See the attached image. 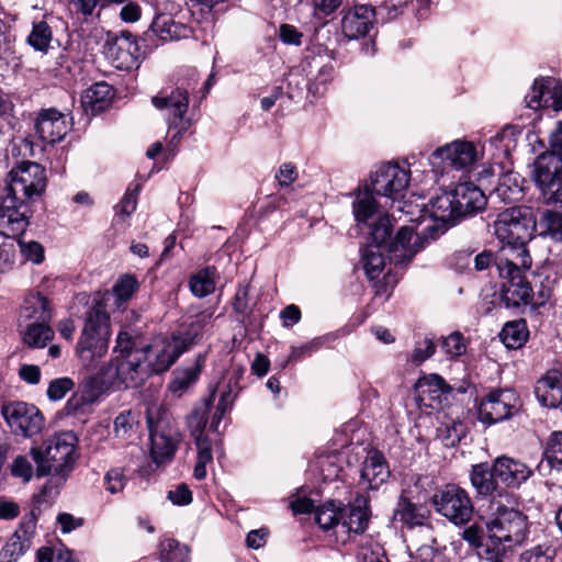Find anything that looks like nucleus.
I'll list each match as a JSON object with an SVG mask.
<instances>
[{"label":"nucleus","instance_id":"nucleus-16","mask_svg":"<svg viewBox=\"0 0 562 562\" xmlns=\"http://www.w3.org/2000/svg\"><path fill=\"white\" fill-rule=\"evenodd\" d=\"M520 409L519 396L509 389L491 391L480 403L479 420L493 425L513 417Z\"/></svg>","mask_w":562,"mask_h":562},{"label":"nucleus","instance_id":"nucleus-14","mask_svg":"<svg viewBox=\"0 0 562 562\" xmlns=\"http://www.w3.org/2000/svg\"><path fill=\"white\" fill-rule=\"evenodd\" d=\"M146 420L151 442V456L154 461L159 463L171 458L177 449L178 439L173 438L168 429V413L161 406L147 408Z\"/></svg>","mask_w":562,"mask_h":562},{"label":"nucleus","instance_id":"nucleus-10","mask_svg":"<svg viewBox=\"0 0 562 562\" xmlns=\"http://www.w3.org/2000/svg\"><path fill=\"white\" fill-rule=\"evenodd\" d=\"M396 15L386 0H372L348 10L341 19V31L347 38L357 40L369 33L374 18L387 21Z\"/></svg>","mask_w":562,"mask_h":562},{"label":"nucleus","instance_id":"nucleus-58","mask_svg":"<svg viewBox=\"0 0 562 562\" xmlns=\"http://www.w3.org/2000/svg\"><path fill=\"white\" fill-rule=\"evenodd\" d=\"M75 386L74 381L70 378H59L53 380L47 389V396L52 401L61 400L67 392L71 391Z\"/></svg>","mask_w":562,"mask_h":562},{"label":"nucleus","instance_id":"nucleus-25","mask_svg":"<svg viewBox=\"0 0 562 562\" xmlns=\"http://www.w3.org/2000/svg\"><path fill=\"white\" fill-rule=\"evenodd\" d=\"M531 265L532 259L527 244H503L502 255L497 261L498 274L524 273L531 268Z\"/></svg>","mask_w":562,"mask_h":562},{"label":"nucleus","instance_id":"nucleus-44","mask_svg":"<svg viewBox=\"0 0 562 562\" xmlns=\"http://www.w3.org/2000/svg\"><path fill=\"white\" fill-rule=\"evenodd\" d=\"M201 373V367L196 363L193 367L177 370L175 376L169 383V391L177 395H182L195 381Z\"/></svg>","mask_w":562,"mask_h":562},{"label":"nucleus","instance_id":"nucleus-24","mask_svg":"<svg viewBox=\"0 0 562 562\" xmlns=\"http://www.w3.org/2000/svg\"><path fill=\"white\" fill-rule=\"evenodd\" d=\"M470 482L476 493V497H490V503L499 499L501 496L498 494H502V492H507L498 486L497 477L494 474V467L486 462L471 467Z\"/></svg>","mask_w":562,"mask_h":562},{"label":"nucleus","instance_id":"nucleus-5","mask_svg":"<svg viewBox=\"0 0 562 562\" xmlns=\"http://www.w3.org/2000/svg\"><path fill=\"white\" fill-rule=\"evenodd\" d=\"M199 82V74L194 68H186L179 72L176 88L167 93L161 91L151 99L154 106L168 112V120L171 126H181L188 130L192 121L186 117L189 108V93L193 91Z\"/></svg>","mask_w":562,"mask_h":562},{"label":"nucleus","instance_id":"nucleus-34","mask_svg":"<svg viewBox=\"0 0 562 562\" xmlns=\"http://www.w3.org/2000/svg\"><path fill=\"white\" fill-rule=\"evenodd\" d=\"M394 517L408 529H413L425 526L428 522L430 510L422 504H415L409 498L401 496L394 512Z\"/></svg>","mask_w":562,"mask_h":562},{"label":"nucleus","instance_id":"nucleus-15","mask_svg":"<svg viewBox=\"0 0 562 562\" xmlns=\"http://www.w3.org/2000/svg\"><path fill=\"white\" fill-rule=\"evenodd\" d=\"M411 171L397 164H384L371 172L366 183L374 194L398 200L408 189Z\"/></svg>","mask_w":562,"mask_h":562},{"label":"nucleus","instance_id":"nucleus-56","mask_svg":"<svg viewBox=\"0 0 562 562\" xmlns=\"http://www.w3.org/2000/svg\"><path fill=\"white\" fill-rule=\"evenodd\" d=\"M392 234V223L389 215H380L378 217V221L372 225L371 227V236L373 241L375 243L374 246H382L385 244Z\"/></svg>","mask_w":562,"mask_h":562},{"label":"nucleus","instance_id":"nucleus-22","mask_svg":"<svg viewBox=\"0 0 562 562\" xmlns=\"http://www.w3.org/2000/svg\"><path fill=\"white\" fill-rule=\"evenodd\" d=\"M499 277L504 280L501 301L506 308H519L532 301L533 291L524 273H503Z\"/></svg>","mask_w":562,"mask_h":562},{"label":"nucleus","instance_id":"nucleus-45","mask_svg":"<svg viewBox=\"0 0 562 562\" xmlns=\"http://www.w3.org/2000/svg\"><path fill=\"white\" fill-rule=\"evenodd\" d=\"M53 40V32L46 21L33 23L31 33L27 36V43L38 52L45 53Z\"/></svg>","mask_w":562,"mask_h":562},{"label":"nucleus","instance_id":"nucleus-39","mask_svg":"<svg viewBox=\"0 0 562 562\" xmlns=\"http://www.w3.org/2000/svg\"><path fill=\"white\" fill-rule=\"evenodd\" d=\"M428 212L430 213L431 218L443 224H454L460 220L459 215H457V209L454 207L452 191L443 192L442 194L431 199Z\"/></svg>","mask_w":562,"mask_h":562},{"label":"nucleus","instance_id":"nucleus-26","mask_svg":"<svg viewBox=\"0 0 562 562\" xmlns=\"http://www.w3.org/2000/svg\"><path fill=\"white\" fill-rule=\"evenodd\" d=\"M454 207L460 218L483 210L486 196L483 191L471 182L459 183L453 190Z\"/></svg>","mask_w":562,"mask_h":562},{"label":"nucleus","instance_id":"nucleus-55","mask_svg":"<svg viewBox=\"0 0 562 562\" xmlns=\"http://www.w3.org/2000/svg\"><path fill=\"white\" fill-rule=\"evenodd\" d=\"M15 239L0 233V272L9 270L14 263Z\"/></svg>","mask_w":562,"mask_h":562},{"label":"nucleus","instance_id":"nucleus-62","mask_svg":"<svg viewBox=\"0 0 562 562\" xmlns=\"http://www.w3.org/2000/svg\"><path fill=\"white\" fill-rule=\"evenodd\" d=\"M11 474L14 477L22 479L23 482L31 481L33 476V465L25 456H18L11 467Z\"/></svg>","mask_w":562,"mask_h":562},{"label":"nucleus","instance_id":"nucleus-17","mask_svg":"<svg viewBox=\"0 0 562 562\" xmlns=\"http://www.w3.org/2000/svg\"><path fill=\"white\" fill-rule=\"evenodd\" d=\"M30 201L10 193L0 198V233L11 238L19 237L30 224L32 210Z\"/></svg>","mask_w":562,"mask_h":562},{"label":"nucleus","instance_id":"nucleus-19","mask_svg":"<svg viewBox=\"0 0 562 562\" xmlns=\"http://www.w3.org/2000/svg\"><path fill=\"white\" fill-rule=\"evenodd\" d=\"M36 521L33 510L22 518L19 528L0 551V562H16L31 548Z\"/></svg>","mask_w":562,"mask_h":562},{"label":"nucleus","instance_id":"nucleus-64","mask_svg":"<svg viewBox=\"0 0 562 562\" xmlns=\"http://www.w3.org/2000/svg\"><path fill=\"white\" fill-rule=\"evenodd\" d=\"M554 550L550 547L536 546L522 553L525 562H552Z\"/></svg>","mask_w":562,"mask_h":562},{"label":"nucleus","instance_id":"nucleus-48","mask_svg":"<svg viewBox=\"0 0 562 562\" xmlns=\"http://www.w3.org/2000/svg\"><path fill=\"white\" fill-rule=\"evenodd\" d=\"M161 562H188L189 549L175 539L162 540L159 544Z\"/></svg>","mask_w":562,"mask_h":562},{"label":"nucleus","instance_id":"nucleus-42","mask_svg":"<svg viewBox=\"0 0 562 562\" xmlns=\"http://www.w3.org/2000/svg\"><path fill=\"white\" fill-rule=\"evenodd\" d=\"M214 267H206L190 278L189 285L191 292L196 297H204L211 294L215 289Z\"/></svg>","mask_w":562,"mask_h":562},{"label":"nucleus","instance_id":"nucleus-43","mask_svg":"<svg viewBox=\"0 0 562 562\" xmlns=\"http://www.w3.org/2000/svg\"><path fill=\"white\" fill-rule=\"evenodd\" d=\"M138 427L139 415L132 409L121 412L114 419V434L117 438L131 439L137 434Z\"/></svg>","mask_w":562,"mask_h":562},{"label":"nucleus","instance_id":"nucleus-9","mask_svg":"<svg viewBox=\"0 0 562 562\" xmlns=\"http://www.w3.org/2000/svg\"><path fill=\"white\" fill-rule=\"evenodd\" d=\"M494 234L502 244H527L536 232L529 209L510 207L499 213L493 223Z\"/></svg>","mask_w":562,"mask_h":562},{"label":"nucleus","instance_id":"nucleus-29","mask_svg":"<svg viewBox=\"0 0 562 562\" xmlns=\"http://www.w3.org/2000/svg\"><path fill=\"white\" fill-rule=\"evenodd\" d=\"M389 476L390 470L384 456L378 450L370 451L361 469L360 484L376 490Z\"/></svg>","mask_w":562,"mask_h":562},{"label":"nucleus","instance_id":"nucleus-11","mask_svg":"<svg viewBox=\"0 0 562 562\" xmlns=\"http://www.w3.org/2000/svg\"><path fill=\"white\" fill-rule=\"evenodd\" d=\"M428 236L436 239L439 236V229L435 226H427L420 235L415 233L412 227L402 226L387 247L390 262L395 267L406 268L428 243Z\"/></svg>","mask_w":562,"mask_h":562},{"label":"nucleus","instance_id":"nucleus-36","mask_svg":"<svg viewBox=\"0 0 562 562\" xmlns=\"http://www.w3.org/2000/svg\"><path fill=\"white\" fill-rule=\"evenodd\" d=\"M113 97L112 87L105 81H100L85 90L81 102L86 110H91L95 114L104 111L111 104Z\"/></svg>","mask_w":562,"mask_h":562},{"label":"nucleus","instance_id":"nucleus-35","mask_svg":"<svg viewBox=\"0 0 562 562\" xmlns=\"http://www.w3.org/2000/svg\"><path fill=\"white\" fill-rule=\"evenodd\" d=\"M535 222L536 233L540 237L562 243V210H543Z\"/></svg>","mask_w":562,"mask_h":562},{"label":"nucleus","instance_id":"nucleus-33","mask_svg":"<svg viewBox=\"0 0 562 562\" xmlns=\"http://www.w3.org/2000/svg\"><path fill=\"white\" fill-rule=\"evenodd\" d=\"M494 474L508 486H518L531 474L529 468L517 460L507 457L497 458L494 463Z\"/></svg>","mask_w":562,"mask_h":562},{"label":"nucleus","instance_id":"nucleus-31","mask_svg":"<svg viewBox=\"0 0 562 562\" xmlns=\"http://www.w3.org/2000/svg\"><path fill=\"white\" fill-rule=\"evenodd\" d=\"M148 342L139 329L123 325L116 336L114 352L120 355L119 358H130L139 355L146 357Z\"/></svg>","mask_w":562,"mask_h":562},{"label":"nucleus","instance_id":"nucleus-46","mask_svg":"<svg viewBox=\"0 0 562 562\" xmlns=\"http://www.w3.org/2000/svg\"><path fill=\"white\" fill-rule=\"evenodd\" d=\"M340 506V503L337 506L334 501H328L317 507L315 520L322 529L329 530L331 528H338Z\"/></svg>","mask_w":562,"mask_h":562},{"label":"nucleus","instance_id":"nucleus-49","mask_svg":"<svg viewBox=\"0 0 562 562\" xmlns=\"http://www.w3.org/2000/svg\"><path fill=\"white\" fill-rule=\"evenodd\" d=\"M385 266V259L378 246H368L363 255V269L369 279L380 276Z\"/></svg>","mask_w":562,"mask_h":562},{"label":"nucleus","instance_id":"nucleus-20","mask_svg":"<svg viewBox=\"0 0 562 562\" xmlns=\"http://www.w3.org/2000/svg\"><path fill=\"white\" fill-rule=\"evenodd\" d=\"M432 157L441 159L446 167L469 170L479 160V151L473 143L457 139L437 148Z\"/></svg>","mask_w":562,"mask_h":562},{"label":"nucleus","instance_id":"nucleus-61","mask_svg":"<svg viewBox=\"0 0 562 562\" xmlns=\"http://www.w3.org/2000/svg\"><path fill=\"white\" fill-rule=\"evenodd\" d=\"M18 245L20 247L21 254L25 259L34 263H41L43 261L44 248L40 243L34 240L25 243L21 239H18Z\"/></svg>","mask_w":562,"mask_h":562},{"label":"nucleus","instance_id":"nucleus-60","mask_svg":"<svg viewBox=\"0 0 562 562\" xmlns=\"http://www.w3.org/2000/svg\"><path fill=\"white\" fill-rule=\"evenodd\" d=\"M105 488L112 493H119L123 491L126 484V477L123 469L115 468L106 472L104 476Z\"/></svg>","mask_w":562,"mask_h":562},{"label":"nucleus","instance_id":"nucleus-51","mask_svg":"<svg viewBox=\"0 0 562 562\" xmlns=\"http://www.w3.org/2000/svg\"><path fill=\"white\" fill-rule=\"evenodd\" d=\"M333 339L331 335L316 337L301 346L291 347V351L289 355V362H296L304 357H310L314 352L318 351L326 342Z\"/></svg>","mask_w":562,"mask_h":562},{"label":"nucleus","instance_id":"nucleus-2","mask_svg":"<svg viewBox=\"0 0 562 562\" xmlns=\"http://www.w3.org/2000/svg\"><path fill=\"white\" fill-rule=\"evenodd\" d=\"M499 499L492 501L490 508L493 519L487 522L491 539L503 541L505 547L520 546L528 536L527 517L515 507L518 505L513 493L502 492Z\"/></svg>","mask_w":562,"mask_h":562},{"label":"nucleus","instance_id":"nucleus-38","mask_svg":"<svg viewBox=\"0 0 562 562\" xmlns=\"http://www.w3.org/2000/svg\"><path fill=\"white\" fill-rule=\"evenodd\" d=\"M149 31L161 41H172L187 37L189 30L177 24L170 14L162 13L155 16Z\"/></svg>","mask_w":562,"mask_h":562},{"label":"nucleus","instance_id":"nucleus-4","mask_svg":"<svg viewBox=\"0 0 562 562\" xmlns=\"http://www.w3.org/2000/svg\"><path fill=\"white\" fill-rule=\"evenodd\" d=\"M110 336V316L104 306L98 303L86 312L76 346V355L85 367H94L106 355Z\"/></svg>","mask_w":562,"mask_h":562},{"label":"nucleus","instance_id":"nucleus-12","mask_svg":"<svg viewBox=\"0 0 562 562\" xmlns=\"http://www.w3.org/2000/svg\"><path fill=\"white\" fill-rule=\"evenodd\" d=\"M212 397L213 395L202 405L195 407L187 417V426L198 450L196 464L193 471V476L196 480L205 479L206 465L213 461L212 443L204 435L213 401Z\"/></svg>","mask_w":562,"mask_h":562},{"label":"nucleus","instance_id":"nucleus-18","mask_svg":"<svg viewBox=\"0 0 562 562\" xmlns=\"http://www.w3.org/2000/svg\"><path fill=\"white\" fill-rule=\"evenodd\" d=\"M103 53L116 69L130 70L137 64L139 47L130 32L122 31L120 35H108Z\"/></svg>","mask_w":562,"mask_h":562},{"label":"nucleus","instance_id":"nucleus-41","mask_svg":"<svg viewBox=\"0 0 562 562\" xmlns=\"http://www.w3.org/2000/svg\"><path fill=\"white\" fill-rule=\"evenodd\" d=\"M501 340L508 349L520 348L528 338L525 321L508 322L499 334Z\"/></svg>","mask_w":562,"mask_h":562},{"label":"nucleus","instance_id":"nucleus-37","mask_svg":"<svg viewBox=\"0 0 562 562\" xmlns=\"http://www.w3.org/2000/svg\"><path fill=\"white\" fill-rule=\"evenodd\" d=\"M18 328L23 344L30 348H44L55 335L49 323H27Z\"/></svg>","mask_w":562,"mask_h":562},{"label":"nucleus","instance_id":"nucleus-28","mask_svg":"<svg viewBox=\"0 0 562 562\" xmlns=\"http://www.w3.org/2000/svg\"><path fill=\"white\" fill-rule=\"evenodd\" d=\"M53 310L49 300L41 293H30L21 306L18 326L27 323H50Z\"/></svg>","mask_w":562,"mask_h":562},{"label":"nucleus","instance_id":"nucleus-1","mask_svg":"<svg viewBox=\"0 0 562 562\" xmlns=\"http://www.w3.org/2000/svg\"><path fill=\"white\" fill-rule=\"evenodd\" d=\"M211 322V314L195 315L190 324L172 333L170 338L157 337L148 342L146 363L150 373L167 371L177 359L192 348Z\"/></svg>","mask_w":562,"mask_h":562},{"label":"nucleus","instance_id":"nucleus-30","mask_svg":"<svg viewBox=\"0 0 562 562\" xmlns=\"http://www.w3.org/2000/svg\"><path fill=\"white\" fill-rule=\"evenodd\" d=\"M535 394L539 403L549 408H557L562 404V372L548 371L536 384Z\"/></svg>","mask_w":562,"mask_h":562},{"label":"nucleus","instance_id":"nucleus-32","mask_svg":"<svg viewBox=\"0 0 562 562\" xmlns=\"http://www.w3.org/2000/svg\"><path fill=\"white\" fill-rule=\"evenodd\" d=\"M524 183L525 179L517 172L507 171L499 177L490 198L506 204L518 202L524 196Z\"/></svg>","mask_w":562,"mask_h":562},{"label":"nucleus","instance_id":"nucleus-27","mask_svg":"<svg viewBox=\"0 0 562 562\" xmlns=\"http://www.w3.org/2000/svg\"><path fill=\"white\" fill-rule=\"evenodd\" d=\"M369 520L370 514L366 506L360 504L340 506L337 533L346 535L347 540H350L367 530ZM344 541H346V539Z\"/></svg>","mask_w":562,"mask_h":562},{"label":"nucleus","instance_id":"nucleus-59","mask_svg":"<svg viewBox=\"0 0 562 562\" xmlns=\"http://www.w3.org/2000/svg\"><path fill=\"white\" fill-rule=\"evenodd\" d=\"M546 87L548 90V98L546 101L548 103V108H551L554 111L562 110V82L554 78L547 77Z\"/></svg>","mask_w":562,"mask_h":562},{"label":"nucleus","instance_id":"nucleus-57","mask_svg":"<svg viewBox=\"0 0 562 562\" xmlns=\"http://www.w3.org/2000/svg\"><path fill=\"white\" fill-rule=\"evenodd\" d=\"M232 404H233V397H232V389H231L229 391H224L221 394L220 401H218L216 408L212 415L210 428L213 431H217L221 420L223 419L226 412L231 408Z\"/></svg>","mask_w":562,"mask_h":562},{"label":"nucleus","instance_id":"nucleus-53","mask_svg":"<svg viewBox=\"0 0 562 562\" xmlns=\"http://www.w3.org/2000/svg\"><path fill=\"white\" fill-rule=\"evenodd\" d=\"M544 458L551 468L562 467V431H554L548 439Z\"/></svg>","mask_w":562,"mask_h":562},{"label":"nucleus","instance_id":"nucleus-52","mask_svg":"<svg viewBox=\"0 0 562 562\" xmlns=\"http://www.w3.org/2000/svg\"><path fill=\"white\" fill-rule=\"evenodd\" d=\"M547 78L536 79L531 90L527 93L525 100L527 106L533 110H538L540 108H548L547 98Z\"/></svg>","mask_w":562,"mask_h":562},{"label":"nucleus","instance_id":"nucleus-63","mask_svg":"<svg viewBox=\"0 0 562 562\" xmlns=\"http://www.w3.org/2000/svg\"><path fill=\"white\" fill-rule=\"evenodd\" d=\"M276 180L282 188L290 187L299 178V172L293 162H283L274 175Z\"/></svg>","mask_w":562,"mask_h":562},{"label":"nucleus","instance_id":"nucleus-6","mask_svg":"<svg viewBox=\"0 0 562 562\" xmlns=\"http://www.w3.org/2000/svg\"><path fill=\"white\" fill-rule=\"evenodd\" d=\"M430 501L435 512L456 527L467 526L473 518V501L458 484L448 483L437 488Z\"/></svg>","mask_w":562,"mask_h":562},{"label":"nucleus","instance_id":"nucleus-47","mask_svg":"<svg viewBox=\"0 0 562 562\" xmlns=\"http://www.w3.org/2000/svg\"><path fill=\"white\" fill-rule=\"evenodd\" d=\"M139 284L136 278L132 274H124L114 283L112 292L115 296L116 307H121L126 303L133 294L137 291Z\"/></svg>","mask_w":562,"mask_h":562},{"label":"nucleus","instance_id":"nucleus-54","mask_svg":"<svg viewBox=\"0 0 562 562\" xmlns=\"http://www.w3.org/2000/svg\"><path fill=\"white\" fill-rule=\"evenodd\" d=\"M512 547H505L503 541L487 538L483 544L482 558L487 562H505L507 558V550Z\"/></svg>","mask_w":562,"mask_h":562},{"label":"nucleus","instance_id":"nucleus-40","mask_svg":"<svg viewBox=\"0 0 562 562\" xmlns=\"http://www.w3.org/2000/svg\"><path fill=\"white\" fill-rule=\"evenodd\" d=\"M378 211V204L373 198V192L364 186L362 191H359L356 200L352 203V212L355 220L358 223L366 224Z\"/></svg>","mask_w":562,"mask_h":562},{"label":"nucleus","instance_id":"nucleus-13","mask_svg":"<svg viewBox=\"0 0 562 562\" xmlns=\"http://www.w3.org/2000/svg\"><path fill=\"white\" fill-rule=\"evenodd\" d=\"M1 415L12 434L24 438L41 432L45 423L43 414L35 405L21 401L4 403Z\"/></svg>","mask_w":562,"mask_h":562},{"label":"nucleus","instance_id":"nucleus-23","mask_svg":"<svg viewBox=\"0 0 562 562\" xmlns=\"http://www.w3.org/2000/svg\"><path fill=\"white\" fill-rule=\"evenodd\" d=\"M150 370L146 357L135 355L130 358H117L115 364V381L125 387H137L149 376Z\"/></svg>","mask_w":562,"mask_h":562},{"label":"nucleus","instance_id":"nucleus-8","mask_svg":"<svg viewBox=\"0 0 562 562\" xmlns=\"http://www.w3.org/2000/svg\"><path fill=\"white\" fill-rule=\"evenodd\" d=\"M532 180L547 204H562V156L558 151L547 150L536 158Z\"/></svg>","mask_w":562,"mask_h":562},{"label":"nucleus","instance_id":"nucleus-21","mask_svg":"<svg viewBox=\"0 0 562 562\" xmlns=\"http://www.w3.org/2000/svg\"><path fill=\"white\" fill-rule=\"evenodd\" d=\"M34 128L43 143L52 145L64 139L70 130L66 116L55 108L38 111L34 121Z\"/></svg>","mask_w":562,"mask_h":562},{"label":"nucleus","instance_id":"nucleus-50","mask_svg":"<svg viewBox=\"0 0 562 562\" xmlns=\"http://www.w3.org/2000/svg\"><path fill=\"white\" fill-rule=\"evenodd\" d=\"M95 383L93 378H88L82 384L81 394L75 393L66 403L65 409L67 414H76L86 403L94 401L97 394L92 391Z\"/></svg>","mask_w":562,"mask_h":562},{"label":"nucleus","instance_id":"nucleus-3","mask_svg":"<svg viewBox=\"0 0 562 562\" xmlns=\"http://www.w3.org/2000/svg\"><path fill=\"white\" fill-rule=\"evenodd\" d=\"M76 437L72 432H61L40 447L31 448V456L36 463V475L57 476L66 481L75 464Z\"/></svg>","mask_w":562,"mask_h":562},{"label":"nucleus","instance_id":"nucleus-7","mask_svg":"<svg viewBox=\"0 0 562 562\" xmlns=\"http://www.w3.org/2000/svg\"><path fill=\"white\" fill-rule=\"evenodd\" d=\"M46 187V169L38 162L23 160L8 173L5 192L33 203L41 199Z\"/></svg>","mask_w":562,"mask_h":562}]
</instances>
